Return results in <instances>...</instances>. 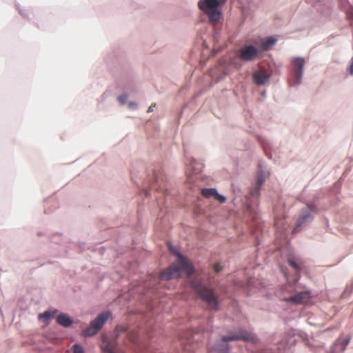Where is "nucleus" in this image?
Masks as SVG:
<instances>
[{
  "label": "nucleus",
  "instance_id": "nucleus-1",
  "mask_svg": "<svg viewBox=\"0 0 353 353\" xmlns=\"http://www.w3.org/2000/svg\"><path fill=\"white\" fill-rule=\"evenodd\" d=\"M132 180L141 190L145 196H151V191L154 190V196L158 199L159 196L156 194L159 192L163 194H165V190L164 189L163 183V176L157 173L153 168H150L147 170L146 176H141L140 179H137L134 173L131 174Z\"/></svg>",
  "mask_w": 353,
  "mask_h": 353
},
{
  "label": "nucleus",
  "instance_id": "nucleus-2",
  "mask_svg": "<svg viewBox=\"0 0 353 353\" xmlns=\"http://www.w3.org/2000/svg\"><path fill=\"white\" fill-rule=\"evenodd\" d=\"M265 178L266 172L263 170L260 165L256 174L255 185L248 190L243 199V205L245 212L254 220L256 219L258 216L261 188L265 181Z\"/></svg>",
  "mask_w": 353,
  "mask_h": 353
},
{
  "label": "nucleus",
  "instance_id": "nucleus-3",
  "mask_svg": "<svg viewBox=\"0 0 353 353\" xmlns=\"http://www.w3.org/2000/svg\"><path fill=\"white\" fill-rule=\"evenodd\" d=\"M239 340L254 344L259 342V338L254 332L241 327L236 332H230L217 340L212 345L210 351L211 353H230L229 342Z\"/></svg>",
  "mask_w": 353,
  "mask_h": 353
},
{
  "label": "nucleus",
  "instance_id": "nucleus-4",
  "mask_svg": "<svg viewBox=\"0 0 353 353\" xmlns=\"http://www.w3.org/2000/svg\"><path fill=\"white\" fill-rule=\"evenodd\" d=\"M192 288L199 298L204 301L209 309L212 311L220 310V300L215 290L201 281H192Z\"/></svg>",
  "mask_w": 353,
  "mask_h": 353
},
{
  "label": "nucleus",
  "instance_id": "nucleus-5",
  "mask_svg": "<svg viewBox=\"0 0 353 353\" xmlns=\"http://www.w3.org/2000/svg\"><path fill=\"white\" fill-rule=\"evenodd\" d=\"M170 250L177 256L178 260L176 263H172L161 273L160 278L165 281H170L174 278H181L182 272H189L191 268L189 261L180 252L175 250L174 247L171 246Z\"/></svg>",
  "mask_w": 353,
  "mask_h": 353
},
{
  "label": "nucleus",
  "instance_id": "nucleus-6",
  "mask_svg": "<svg viewBox=\"0 0 353 353\" xmlns=\"http://www.w3.org/2000/svg\"><path fill=\"white\" fill-rule=\"evenodd\" d=\"M227 0H199V8L208 16L210 24L216 25L223 18L220 7L225 3Z\"/></svg>",
  "mask_w": 353,
  "mask_h": 353
},
{
  "label": "nucleus",
  "instance_id": "nucleus-7",
  "mask_svg": "<svg viewBox=\"0 0 353 353\" xmlns=\"http://www.w3.org/2000/svg\"><path fill=\"white\" fill-rule=\"evenodd\" d=\"M317 213V206L313 203H307L299 210L292 233L295 234L304 230L313 221Z\"/></svg>",
  "mask_w": 353,
  "mask_h": 353
},
{
  "label": "nucleus",
  "instance_id": "nucleus-8",
  "mask_svg": "<svg viewBox=\"0 0 353 353\" xmlns=\"http://www.w3.org/2000/svg\"><path fill=\"white\" fill-rule=\"evenodd\" d=\"M290 63V79L289 83L290 86L297 87L302 82L305 59L301 57H293L291 59Z\"/></svg>",
  "mask_w": 353,
  "mask_h": 353
},
{
  "label": "nucleus",
  "instance_id": "nucleus-9",
  "mask_svg": "<svg viewBox=\"0 0 353 353\" xmlns=\"http://www.w3.org/2000/svg\"><path fill=\"white\" fill-rule=\"evenodd\" d=\"M111 315L112 313L110 311L100 313L90 322L88 327L82 330L81 335L84 337H90L97 334L102 329Z\"/></svg>",
  "mask_w": 353,
  "mask_h": 353
},
{
  "label": "nucleus",
  "instance_id": "nucleus-10",
  "mask_svg": "<svg viewBox=\"0 0 353 353\" xmlns=\"http://www.w3.org/2000/svg\"><path fill=\"white\" fill-rule=\"evenodd\" d=\"M259 49L252 45H244L238 51V57L243 61H252L259 54Z\"/></svg>",
  "mask_w": 353,
  "mask_h": 353
},
{
  "label": "nucleus",
  "instance_id": "nucleus-11",
  "mask_svg": "<svg viewBox=\"0 0 353 353\" xmlns=\"http://www.w3.org/2000/svg\"><path fill=\"white\" fill-rule=\"evenodd\" d=\"M271 74L264 67H260L259 70H255L252 74L253 81L258 86L268 83Z\"/></svg>",
  "mask_w": 353,
  "mask_h": 353
},
{
  "label": "nucleus",
  "instance_id": "nucleus-12",
  "mask_svg": "<svg viewBox=\"0 0 353 353\" xmlns=\"http://www.w3.org/2000/svg\"><path fill=\"white\" fill-rule=\"evenodd\" d=\"M184 163L195 174L200 172L203 169V163L188 154H185Z\"/></svg>",
  "mask_w": 353,
  "mask_h": 353
},
{
  "label": "nucleus",
  "instance_id": "nucleus-13",
  "mask_svg": "<svg viewBox=\"0 0 353 353\" xmlns=\"http://www.w3.org/2000/svg\"><path fill=\"white\" fill-rule=\"evenodd\" d=\"M288 263H289L290 265L295 271V276H294V278L293 279H290L286 275H285V277H286V279L288 280V282L290 285H294V284H296L298 282V281L300 279V272L301 271V268L297 263V262L295 260L292 259H290L288 260Z\"/></svg>",
  "mask_w": 353,
  "mask_h": 353
},
{
  "label": "nucleus",
  "instance_id": "nucleus-14",
  "mask_svg": "<svg viewBox=\"0 0 353 353\" xmlns=\"http://www.w3.org/2000/svg\"><path fill=\"white\" fill-rule=\"evenodd\" d=\"M276 39L270 36L259 40L257 45L264 51L269 50L276 43Z\"/></svg>",
  "mask_w": 353,
  "mask_h": 353
},
{
  "label": "nucleus",
  "instance_id": "nucleus-15",
  "mask_svg": "<svg viewBox=\"0 0 353 353\" xmlns=\"http://www.w3.org/2000/svg\"><path fill=\"white\" fill-rule=\"evenodd\" d=\"M307 294V291L300 292L295 294L294 295L288 296L285 299V301L295 304H301L305 301Z\"/></svg>",
  "mask_w": 353,
  "mask_h": 353
},
{
  "label": "nucleus",
  "instance_id": "nucleus-16",
  "mask_svg": "<svg viewBox=\"0 0 353 353\" xmlns=\"http://www.w3.org/2000/svg\"><path fill=\"white\" fill-rule=\"evenodd\" d=\"M57 323L64 327H69L72 325L73 321L70 316L65 313H60L56 318Z\"/></svg>",
  "mask_w": 353,
  "mask_h": 353
},
{
  "label": "nucleus",
  "instance_id": "nucleus-17",
  "mask_svg": "<svg viewBox=\"0 0 353 353\" xmlns=\"http://www.w3.org/2000/svg\"><path fill=\"white\" fill-rule=\"evenodd\" d=\"M259 141L260 142L266 156L270 159H272V154L271 152H269V150H274L272 143L270 140L261 137L259 138Z\"/></svg>",
  "mask_w": 353,
  "mask_h": 353
},
{
  "label": "nucleus",
  "instance_id": "nucleus-18",
  "mask_svg": "<svg viewBox=\"0 0 353 353\" xmlns=\"http://www.w3.org/2000/svg\"><path fill=\"white\" fill-rule=\"evenodd\" d=\"M119 336V333H117L115 338V341L112 343L109 341L102 347V350L105 353H117L116 348L117 345V340Z\"/></svg>",
  "mask_w": 353,
  "mask_h": 353
},
{
  "label": "nucleus",
  "instance_id": "nucleus-19",
  "mask_svg": "<svg viewBox=\"0 0 353 353\" xmlns=\"http://www.w3.org/2000/svg\"><path fill=\"white\" fill-rule=\"evenodd\" d=\"M57 313V310L56 309L54 310H46L43 312L40 313L38 318L39 320H44L45 322L48 323Z\"/></svg>",
  "mask_w": 353,
  "mask_h": 353
},
{
  "label": "nucleus",
  "instance_id": "nucleus-20",
  "mask_svg": "<svg viewBox=\"0 0 353 353\" xmlns=\"http://www.w3.org/2000/svg\"><path fill=\"white\" fill-rule=\"evenodd\" d=\"M217 190L216 188H203L201 190V194L205 198L214 197L217 194Z\"/></svg>",
  "mask_w": 353,
  "mask_h": 353
},
{
  "label": "nucleus",
  "instance_id": "nucleus-21",
  "mask_svg": "<svg viewBox=\"0 0 353 353\" xmlns=\"http://www.w3.org/2000/svg\"><path fill=\"white\" fill-rule=\"evenodd\" d=\"M72 350L73 353H85L82 345L79 343H74L72 347Z\"/></svg>",
  "mask_w": 353,
  "mask_h": 353
},
{
  "label": "nucleus",
  "instance_id": "nucleus-22",
  "mask_svg": "<svg viewBox=\"0 0 353 353\" xmlns=\"http://www.w3.org/2000/svg\"><path fill=\"white\" fill-rule=\"evenodd\" d=\"M16 8L18 10V11L21 17H23V18H26V19L28 18L29 10L22 9L17 4H16Z\"/></svg>",
  "mask_w": 353,
  "mask_h": 353
},
{
  "label": "nucleus",
  "instance_id": "nucleus-23",
  "mask_svg": "<svg viewBox=\"0 0 353 353\" xmlns=\"http://www.w3.org/2000/svg\"><path fill=\"white\" fill-rule=\"evenodd\" d=\"M128 94L126 93L122 94L117 97V100L121 105H124L127 103Z\"/></svg>",
  "mask_w": 353,
  "mask_h": 353
},
{
  "label": "nucleus",
  "instance_id": "nucleus-24",
  "mask_svg": "<svg viewBox=\"0 0 353 353\" xmlns=\"http://www.w3.org/2000/svg\"><path fill=\"white\" fill-rule=\"evenodd\" d=\"M121 81H122L123 84L125 85V87H126L128 88H130L131 85L132 81V75H130L126 79L122 78Z\"/></svg>",
  "mask_w": 353,
  "mask_h": 353
},
{
  "label": "nucleus",
  "instance_id": "nucleus-25",
  "mask_svg": "<svg viewBox=\"0 0 353 353\" xmlns=\"http://www.w3.org/2000/svg\"><path fill=\"white\" fill-rule=\"evenodd\" d=\"M350 341V337H347L345 339H343L341 342H340V345H341V350L342 351H344L347 347V345L349 344Z\"/></svg>",
  "mask_w": 353,
  "mask_h": 353
},
{
  "label": "nucleus",
  "instance_id": "nucleus-26",
  "mask_svg": "<svg viewBox=\"0 0 353 353\" xmlns=\"http://www.w3.org/2000/svg\"><path fill=\"white\" fill-rule=\"evenodd\" d=\"M214 199L220 203H224L226 201V197L224 195L219 194L218 192Z\"/></svg>",
  "mask_w": 353,
  "mask_h": 353
},
{
  "label": "nucleus",
  "instance_id": "nucleus-27",
  "mask_svg": "<svg viewBox=\"0 0 353 353\" xmlns=\"http://www.w3.org/2000/svg\"><path fill=\"white\" fill-rule=\"evenodd\" d=\"M258 353H280V351L272 347L264 348L259 351Z\"/></svg>",
  "mask_w": 353,
  "mask_h": 353
},
{
  "label": "nucleus",
  "instance_id": "nucleus-28",
  "mask_svg": "<svg viewBox=\"0 0 353 353\" xmlns=\"http://www.w3.org/2000/svg\"><path fill=\"white\" fill-rule=\"evenodd\" d=\"M128 107L130 110H137L138 108V104L135 101H130L128 103Z\"/></svg>",
  "mask_w": 353,
  "mask_h": 353
},
{
  "label": "nucleus",
  "instance_id": "nucleus-29",
  "mask_svg": "<svg viewBox=\"0 0 353 353\" xmlns=\"http://www.w3.org/2000/svg\"><path fill=\"white\" fill-rule=\"evenodd\" d=\"M222 266L219 263H216L213 265V270L215 273H219L222 270Z\"/></svg>",
  "mask_w": 353,
  "mask_h": 353
},
{
  "label": "nucleus",
  "instance_id": "nucleus-30",
  "mask_svg": "<svg viewBox=\"0 0 353 353\" xmlns=\"http://www.w3.org/2000/svg\"><path fill=\"white\" fill-rule=\"evenodd\" d=\"M61 236L59 234H56L52 236L51 241L54 243H59Z\"/></svg>",
  "mask_w": 353,
  "mask_h": 353
},
{
  "label": "nucleus",
  "instance_id": "nucleus-31",
  "mask_svg": "<svg viewBox=\"0 0 353 353\" xmlns=\"http://www.w3.org/2000/svg\"><path fill=\"white\" fill-rule=\"evenodd\" d=\"M347 70H348L349 74L351 76H353V57H352V59H351V63L350 64V66H349Z\"/></svg>",
  "mask_w": 353,
  "mask_h": 353
},
{
  "label": "nucleus",
  "instance_id": "nucleus-32",
  "mask_svg": "<svg viewBox=\"0 0 353 353\" xmlns=\"http://www.w3.org/2000/svg\"><path fill=\"white\" fill-rule=\"evenodd\" d=\"M155 106H156V103L152 104V105H150V106L148 108V111H147V112H148V113L153 112V110H154V108H155Z\"/></svg>",
  "mask_w": 353,
  "mask_h": 353
},
{
  "label": "nucleus",
  "instance_id": "nucleus-33",
  "mask_svg": "<svg viewBox=\"0 0 353 353\" xmlns=\"http://www.w3.org/2000/svg\"><path fill=\"white\" fill-rule=\"evenodd\" d=\"M128 336L133 343H136V339L133 336H131V333H129Z\"/></svg>",
  "mask_w": 353,
  "mask_h": 353
},
{
  "label": "nucleus",
  "instance_id": "nucleus-34",
  "mask_svg": "<svg viewBox=\"0 0 353 353\" xmlns=\"http://www.w3.org/2000/svg\"><path fill=\"white\" fill-rule=\"evenodd\" d=\"M261 95H262V97H265V96H266V92H265V90H263V91L261 92Z\"/></svg>",
  "mask_w": 353,
  "mask_h": 353
},
{
  "label": "nucleus",
  "instance_id": "nucleus-35",
  "mask_svg": "<svg viewBox=\"0 0 353 353\" xmlns=\"http://www.w3.org/2000/svg\"><path fill=\"white\" fill-rule=\"evenodd\" d=\"M120 331H121V332H126V331H127V328H126V327H122V328L121 329V330H120Z\"/></svg>",
  "mask_w": 353,
  "mask_h": 353
},
{
  "label": "nucleus",
  "instance_id": "nucleus-36",
  "mask_svg": "<svg viewBox=\"0 0 353 353\" xmlns=\"http://www.w3.org/2000/svg\"><path fill=\"white\" fill-rule=\"evenodd\" d=\"M37 235H38V236H43V235H44V233H43V232H39L37 233Z\"/></svg>",
  "mask_w": 353,
  "mask_h": 353
}]
</instances>
